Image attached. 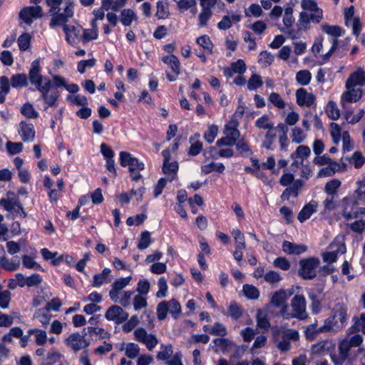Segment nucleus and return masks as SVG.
I'll return each mask as SVG.
<instances>
[{
    "label": "nucleus",
    "mask_w": 365,
    "mask_h": 365,
    "mask_svg": "<svg viewBox=\"0 0 365 365\" xmlns=\"http://www.w3.org/2000/svg\"><path fill=\"white\" fill-rule=\"evenodd\" d=\"M225 134L235 143H236L237 140L240 138V131L235 127L230 126L227 125L225 126Z\"/></svg>",
    "instance_id": "nucleus-60"
},
{
    "label": "nucleus",
    "mask_w": 365,
    "mask_h": 365,
    "mask_svg": "<svg viewBox=\"0 0 365 365\" xmlns=\"http://www.w3.org/2000/svg\"><path fill=\"white\" fill-rule=\"evenodd\" d=\"M322 30L331 37L329 39L331 46L329 51L323 55L324 59H328L338 46L337 38L341 36L342 29L339 26H331L325 24L322 26Z\"/></svg>",
    "instance_id": "nucleus-6"
},
{
    "label": "nucleus",
    "mask_w": 365,
    "mask_h": 365,
    "mask_svg": "<svg viewBox=\"0 0 365 365\" xmlns=\"http://www.w3.org/2000/svg\"><path fill=\"white\" fill-rule=\"evenodd\" d=\"M162 170L163 173L170 175V177H173L174 179L178 170V163L177 161H173L171 163L169 161L167 162V163H163Z\"/></svg>",
    "instance_id": "nucleus-36"
},
{
    "label": "nucleus",
    "mask_w": 365,
    "mask_h": 365,
    "mask_svg": "<svg viewBox=\"0 0 365 365\" xmlns=\"http://www.w3.org/2000/svg\"><path fill=\"white\" fill-rule=\"evenodd\" d=\"M344 202L342 216L346 220L357 219L365 215V208L357 207L358 202L347 197L344 198Z\"/></svg>",
    "instance_id": "nucleus-5"
},
{
    "label": "nucleus",
    "mask_w": 365,
    "mask_h": 365,
    "mask_svg": "<svg viewBox=\"0 0 365 365\" xmlns=\"http://www.w3.org/2000/svg\"><path fill=\"white\" fill-rule=\"evenodd\" d=\"M0 267L6 271H15L19 267V261L14 262L5 257L0 258Z\"/></svg>",
    "instance_id": "nucleus-39"
},
{
    "label": "nucleus",
    "mask_w": 365,
    "mask_h": 365,
    "mask_svg": "<svg viewBox=\"0 0 365 365\" xmlns=\"http://www.w3.org/2000/svg\"><path fill=\"white\" fill-rule=\"evenodd\" d=\"M294 318L305 319L307 317L306 300L303 295H295L291 302Z\"/></svg>",
    "instance_id": "nucleus-11"
},
{
    "label": "nucleus",
    "mask_w": 365,
    "mask_h": 365,
    "mask_svg": "<svg viewBox=\"0 0 365 365\" xmlns=\"http://www.w3.org/2000/svg\"><path fill=\"white\" fill-rule=\"evenodd\" d=\"M168 4L166 1H158L157 3V12L156 16L158 19H164L168 13Z\"/></svg>",
    "instance_id": "nucleus-64"
},
{
    "label": "nucleus",
    "mask_w": 365,
    "mask_h": 365,
    "mask_svg": "<svg viewBox=\"0 0 365 365\" xmlns=\"http://www.w3.org/2000/svg\"><path fill=\"white\" fill-rule=\"evenodd\" d=\"M51 16L49 26L51 28H56L59 26L66 24L68 21L61 13L56 12L55 14H49Z\"/></svg>",
    "instance_id": "nucleus-35"
},
{
    "label": "nucleus",
    "mask_w": 365,
    "mask_h": 365,
    "mask_svg": "<svg viewBox=\"0 0 365 365\" xmlns=\"http://www.w3.org/2000/svg\"><path fill=\"white\" fill-rule=\"evenodd\" d=\"M342 327V324L339 322L338 319L333 314L324 321L323 326L319 327V331L324 332L337 331Z\"/></svg>",
    "instance_id": "nucleus-24"
},
{
    "label": "nucleus",
    "mask_w": 365,
    "mask_h": 365,
    "mask_svg": "<svg viewBox=\"0 0 365 365\" xmlns=\"http://www.w3.org/2000/svg\"><path fill=\"white\" fill-rule=\"evenodd\" d=\"M31 36L28 33L21 34L18 38V44L21 51H26L30 47Z\"/></svg>",
    "instance_id": "nucleus-52"
},
{
    "label": "nucleus",
    "mask_w": 365,
    "mask_h": 365,
    "mask_svg": "<svg viewBox=\"0 0 365 365\" xmlns=\"http://www.w3.org/2000/svg\"><path fill=\"white\" fill-rule=\"evenodd\" d=\"M293 143H301L306 138V135L304 133L302 130L299 127H295L292 130V134L291 135Z\"/></svg>",
    "instance_id": "nucleus-58"
},
{
    "label": "nucleus",
    "mask_w": 365,
    "mask_h": 365,
    "mask_svg": "<svg viewBox=\"0 0 365 365\" xmlns=\"http://www.w3.org/2000/svg\"><path fill=\"white\" fill-rule=\"evenodd\" d=\"M269 101L278 108L282 109L285 107V102L277 93H272L269 96Z\"/></svg>",
    "instance_id": "nucleus-59"
},
{
    "label": "nucleus",
    "mask_w": 365,
    "mask_h": 365,
    "mask_svg": "<svg viewBox=\"0 0 365 365\" xmlns=\"http://www.w3.org/2000/svg\"><path fill=\"white\" fill-rule=\"evenodd\" d=\"M168 309V302L163 301L160 302L157 306V317L159 320H163L165 319Z\"/></svg>",
    "instance_id": "nucleus-57"
},
{
    "label": "nucleus",
    "mask_w": 365,
    "mask_h": 365,
    "mask_svg": "<svg viewBox=\"0 0 365 365\" xmlns=\"http://www.w3.org/2000/svg\"><path fill=\"white\" fill-rule=\"evenodd\" d=\"M133 307L135 311L145 308L148 305L147 299L143 295L137 294L133 300Z\"/></svg>",
    "instance_id": "nucleus-56"
},
{
    "label": "nucleus",
    "mask_w": 365,
    "mask_h": 365,
    "mask_svg": "<svg viewBox=\"0 0 365 365\" xmlns=\"http://www.w3.org/2000/svg\"><path fill=\"white\" fill-rule=\"evenodd\" d=\"M301 6L304 11L299 15L298 22L299 29H308L311 21L316 24L321 21L323 17V12L314 0L302 1Z\"/></svg>",
    "instance_id": "nucleus-1"
},
{
    "label": "nucleus",
    "mask_w": 365,
    "mask_h": 365,
    "mask_svg": "<svg viewBox=\"0 0 365 365\" xmlns=\"http://www.w3.org/2000/svg\"><path fill=\"white\" fill-rule=\"evenodd\" d=\"M86 332L82 331V334L78 332L71 334L66 339L65 342L67 346H70L75 352L89 346L90 342L86 339Z\"/></svg>",
    "instance_id": "nucleus-8"
},
{
    "label": "nucleus",
    "mask_w": 365,
    "mask_h": 365,
    "mask_svg": "<svg viewBox=\"0 0 365 365\" xmlns=\"http://www.w3.org/2000/svg\"><path fill=\"white\" fill-rule=\"evenodd\" d=\"M46 78H44L41 73V66L39 59L34 60L31 65V68L29 71L28 81L35 86L36 90L40 91L44 88V83Z\"/></svg>",
    "instance_id": "nucleus-4"
},
{
    "label": "nucleus",
    "mask_w": 365,
    "mask_h": 365,
    "mask_svg": "<svg viewBox=\"0 0 365 365\" xmlns=\"http://www.w3.org/2000/svg\"><path fill=\"white\" fill-rule=\"evenodd\" d=\"M262 83L261 76L257 74H253L248 81L247 88L250 91L256 90L257 88L262 86Z\"/></svg>",
    "instance_id": "nucleus-53"
},
{
    "label": "nucleus",
    "mask_w": 365,
    "mask_h": 365,
    "mask_svg": "<svg viewBox=\"0 0 365 365\" xmlns=\"http://www.w3.org/2000/svg\"><path fill=\"white\" fill-rule=\"evenodd\" d=\"M349 86L361 87L365 83V71L361 68L352 73L346 82Z\"/></svg>",
    "instance_id": "nucleus-21"
},
{
    "label": "nucleus",
    "mask_w": 365,
    "mask_h": 365,
    "mask_svg": "<svg viewBox=\"0 0 365 365\" xmlns=\"http://www.w3.org/2000/svg\"><path fill=\"white\" fill-rule=\"evenodd\" d=\"M130 276L125 278H118L112 284V288L109 292V297L114 302H117L120 292L127 287L131 280Z\"/></svg>",
    "instance_id": "nucleus-17"
},
{
    "label": "nucleus",
    "mask_w": 365,
    "mask_h": 365,
    "mask_svg": "<svg viewBox=\"0 0 365 365\" xmlns=\"http://www.w3.org/2000/svg\"><path fill=\"white\" fill-rule=\"evenodd\" d=\"M229 314L232 318L237 320L242 316V311L239 304L232 302L229 306Z\"/></svg>",
    "instance_id": "nucleus-62"
},
{
    "label": "nucleus",
    "mask_w": 365,
    "mask_h": 365,
    "mask_svg": "<svg viewBox=\"0 0 365 365\" xmlns=\"http://www.w3.org/2000/svg\"><path fill=\"white\" fill-rule=\"evenodd\" d=\"M173 180V177L168 176V178H160L154 189V196L155 197H158L161 193L164 187H165L167 182H171Z\"/></svg>",
    "instance_id": "nucleus-48"
},
{
    "label": "nucleus",
    "mask_w": 365,
    "mask_h": 365,
    "mask_svg": "<svg viewBox=\"0 0 365 365\" xmlns=\"http://www.w3.org/2000/svg\"><path fill=\"white\" fill-rule=\"evenodd\" d=\"M196 42L205 50L207 51L210 53H212L213 44L212 43L209 36L207 35H204L197 38Z\"/></svg>",
    "instance_id": "nucleus-47"
},
{
    "label": "nucleus",
    "mask_w": 365,
    "mask_h": 365,
    "mask_svg": "<svg viewBox=\"0 0 365 365\" xmlns=\"http://www.w3.org/2000/svg\"><path fill=\"white\" fill-rule=\"evenodd\" d=\"M318 203L316 201H311L309 203L305 205L304 207L299 212L297 219L300 222L307 220L310 216L317 211Z\"/></svg>",
    "instance_id": "nucleus-22"
},
{
    "label": "nucleus",
    "mask_w": 365,
    "mask_h": 365,
    "mask_svg": "<svg viewBox=\"0 0 365 365\" xmlns=\"http://www.w3.org/2000/svg\"><path fill=\"white\" fill-rule=\"evenodd\" d=\"M351 348L347 340L341 341L339 345V355L331 354V359L333 364L334 365H343L344 361L348 359Z\"/></svg>",
    "instance_id": "nucleus-18"
},
{
    "label": "nucleus",
    "mask_w": 365,
    "mask_h": 365,
    "mask_svg": "<svg viewBox=\"0 0 365 365\" xmlns=\"http://www.w3.org/2000/svg\"><path fill=\"white\" fill-rule=\"evenodd\" d=\"M297 103L300 106L310 107L315 101V97L304 88H299L296 91Z\"/></svg>",
    "instance_id": "nucleus-20"
},
{
    "label": "nucleus",
    "mask_w": 365,
    "mask_h": 365,
    "mask_svg": "<svg viewBox=\"0 0 365 365\" xmlns=\"http://www.w3.org/2000/svg\"><path fill=\"white\" fill-rule=\"evenodd\" d=\"M264 279L266 282L275 285L282 280V277L277 272L269 271L264 274Z\"/></svg>",
    "instance_id": "nucleus-46"
},
{
    "label": "nucleus",
    "mask_w": 365,
    "mask_h": 365,
    "mask_svg": "<svg viewBox=\"0 0 365 365\" xmlns=\"http://www.w3.org/2000/svg\"><path fill=\"white\" fill-rule=\"evenodd\" d=\"M61 354L57 351L49 352L43 360V365H53L61 358Z\"/></svg>",
    "instance_id": "nucleus-61"
},
{
    "label": "nucleus",
    "mask_w": 365,
    "mask_h": 365,
    "mask_svg": "<svg viewBox=\"0 0 365 365\" xmlns=\"http://www.w3.org/2000/svg\"><path fill=\"white\" fill-rule=\"evenodd\" d=\"M299 264V275L304 279L311 280L317 277V269L320 264V260L317 257H311L300 259Z\"/></svg>",
    "instance_id": "nucleus-3"
},
{
    "label": "nucleus",
    "mask_w": 365,
    "mask_h": 365,
    "mask_svg": "<svg viewBox=\"0 0 365 365\" xmlns=\"http://www.w3.org/2000/svg\"><path fill=\"white\" fill-rule=\"evenodd\" d=\"M304 185V181L301 180H297L293 182L292 186L286 188L282 195L281 198L283 200H288L291 195H293L294 197H297L299 194V190Z\"/></svg>",
    "instance_id": "nucleus-26"
},
{
    "label": "nucleus",
    "mask_w": 365,
    "mask_h": 365,
    "mask_svg": "<svg viewBox=\"0 0 365 365\" xmlns=\"http://www.w3.org/2000/svg\"><path fill=\"white\" fill-rule=\"evenodd\" d=\"M0 205L3 206L7 211L14 210L15 207L19 208L21 211L23 217H26V212L21 204L19 199L14 192H8L7 198H2L0 200Z\"/></svg>",
    "instance_id": "nucleus-12"
},
{
    "label": "nucleus",
    "mask_w": 365,
    "mask_h": 365,
    "mask_svg": "<svg viewBox=\"0 0 365 365\" xmlns=\"http://www.w3.org/2000/svg\"><path fill=\"white\" fill-rule=\"evenodd\" d=\"M311 153L310 148L307 145H299L296 150L291 154L292 159L299 158L304 160V158L309 156Z\"/></svg>",
    "instance_id": "nucleus-34"
},
{
    "label": "nucleus",
    "mask_w": 365,
    "mask_h": 365,
    "mask_svg": "<svg viewBox=\"0 0 365 365\" xmlns=\"http://www.w3.org/2000/svg\"><path fill=\"white\" fill-rule=\"evenodd\" d=\"M92 29L83 30V34L82 36V41L83 43H86L91 40L96 39L98 38V32L95 20L92 21Z\"/></svg>",
    "instance_id": "nucleus-30"
},
{
    "label": "nucleus",
    "mask_w": 365,
    "mask_h": 365,
    "mask_svg": "<svg viewBox=\"0 0 365 365\" xmlns=\"http://www.w3.org/2000/svg\"><path fill=\"white\" fill-rule=\"evenodd\" d=\"M124 344H122L120 351L124 349ZM140 347L137 344L128 343L125 348V354L130 359H134L139 355Z\"/></svg>",
    "instance_id": "nucleus-31"
},
{
    "label": "nucleus",
    "mask_w": 365,
    "mask_h": 365,
    "mask_svg": "<svg viewBox=\"0 0 365 365\" xmlns=\"http://www.w3.org/2000/svg\"><path fill=\"white\" fill-rule=\"evenodd\" d=\"M334 316L338 319L339 322L344 327L347 316V308L343 304H338L334 309Z\"/></svg>",
    "instance_id": "nucleus-33"
},
{
    "label": "nucleus",
    "mask_w": 365,
    "mask_h": 365,
    "mask_svg": "<svg viewBox=\"0 0 365 365\" xmlns=\"http://www.w3.org/2000/svg\"><path fill=\"white\" fill-rule=\"evenodd\" d=\"M242 291L249 299H257L259 296V292L257 287L250 284H245Z\"/></svg>",
    "instance_id": "nucleus-42"
},
{
    "label": "nucleus",
    "mask_w": 365,
    "mask_h": 365,
    "mask_svg": "<svg viewBox=\"0 0 365 365\" xmlns=\"http://www.w3.org/2000/svg\"><path fill=\"white\" fill-rule=\"evenodd\" d=\"M341 185V182L339 180L334 179L326 183L324 191L328 195L338 197V189Z\"/></svg>",
    "instance_id": "nucleus-32"
},
{
    "label": "nucleus",
    "mask_w": 365,
    "mask_h": 365,
    "mask_svg": "<svg viewBox=\"0 0 365 365\" xmlns=\"http://www.w3.org/2000/svg\"><path fill=\"white\" fill-rule=\"evenodd\" d=\"M333 164V165H329L328 167L320 170L318 173V176L322 178L333 175L339 168V165L337 163H334Z\"/></svg>",
    "instance_id": "nucleus-63"
},
{
    "label": "nucleus",
    "mask_w": 365,
    "mask_h": 365,
    "mask_svg": "<svg viewBox=\"0 0 365 365\" xmlns=\"http://www.w3.org/2000/svg\"><path fill=\"white\" fill-rule=\"evenodd\" d=\"M121 16L122 18L120 21L125 26H130L133 20H135L137 19L134 11L131 9H123L121 11Z\"/></svg>",
    "instance_id": "nucleus-37"
},
{
    "label": "nucleus",
    "mask_w": 365,
    "mask_h": 365,
    "mask_svg": "<svg viewBox=\"0 0 365 365\" xmlns=\"http://www.w3.org/2000/svg\"><path fill=\"white\" fill-rule=\"evenodd\" d=\"M241 16L240 15H226L224 16L222 19L218 23L217 26L221 30H227L232 26V22H239Z\"/></svg>",
    "instance_id": "nucleus-28"
},
{
    "label": "nucleus",
    "mask_w": 365,
    "mask_h": 365,
    "mask_svg": "<svg viewBox=\"0 0 365 365\" xmlns=\"http://www.w3.org/2000/svg\"><path fill=\"white\" fill-rule=\"evenodd\" d=\"M312 78L311 73L307 70H303L297 72L296 76L297 81L302 86L307 85Z\"/></svg>",
    "instance_id": "nucleus-44"
},
{
    "label": "nucleus",
    "mask_w": 365,
    "mask_h": 365,
    "mask_svg": "<svg viewBox=\"0 0 365 365\" xmlns=\"http://www.w3.org/2000/svg\"><path fill=\"white\" fill-rule=\"evenodd\" d=\"M120 163L123 167L128 166L130 172H133V170H143L145 168L143 162L133 157L130 153L125 151L120 153Z\"/></svg>",
    "instance_id": "nucleus-9"
},
{
    "label": "nucleus",
    "mask_w": 365,
    "mask_h": 365,
    "mask_svg": "<svg viewBox=\"0 0 365 365\" xmlns=\"http://www.w3.org/2000/svg\"><path fill=\"white\" fill-rule=\"evenodd\" d=\"M257 326L262 329H268L270 324L267 319L265 312L259 310L257 314Z\"/></svg>",
    "instance_id": "nucleus-49"
},
{
    "label": "nucleus",
    "mask_w": 365,
    "mask_h": 365,
    "mask_svg": "<svg viewBox=\"0 0 365 365\" xmlns=\"http://www.w3.org/2000/svg\"><path fill=\"white\" fill-rule=\"evenodd\" d=\"M294 293V287L289 289H279L276 291L272 296L270 304L274 307L279 308L287 304V299Z\"/></svg>",
    "instance_id": "nucleus-14"
},
{
    "label": "nucleus",
    "mask_w": 365,
    "mask_h": 365,
    "mask_svg": "<svg viewBox=\"0 0 365 365\" xmlns=\"http://www.w3.org/2000/svg\"><path fill=\"white\" fill-rule=\"evenodd\" d=\"M11 84L14 88H23L29 85L28 77L24 73H19L12 76Z\"/></svg>",
    "instance_id": "nucleus-29"
},
{
    "label": "nucleus",
    "mask_w": 365,
    "mask_h": 365,
    "mask_svg": "<svg viewBox=\"0 0 365 365\" xmlns=\"http://www.w3.org/2000/svg\"><path fill=\"white\" fill-rule=\"evenodd\" d=\"M346 91L342 94L341 102L344 108L346 103H353L358 101L362 96L361 89L359 87L349 86L346 83Z\"/></svg>",
    "instance_id": "nucleus-15"
},
{
    "label": "nucleus",
    "mask_w": 365,
    "mask_h": 365,
    "mask_svg": "<svg viewBox=\"0 0 365 365\" xmlns=\"http://www.w3.org/2000/svg\"><path fill=\"white\" fill-rule=\"evenodd\" d=\"M273 339L277 349L286 352L291 349V341H297L299 339V334L295 329L282 327L273 331Z\"/></svg>",
    "instance_id": "nucleus-2"
},
{
    "label": "nucleus",
    "mask_w": 365,
    "mask_h": 365,
    "mask_svg": "<svg viewBox=\"0 0 365 365\" xmlns=\"http://www.w3.org/2000/svg\"><path fill=\"white\" fill-rule=\"evenodd\" d=\"M282 250L288 255H300L307 250V247L303 245H297L289 241H284Z\"/></svg>",
    "instance_id": "nucleus-25"
},
{
    "label": "nucleus",
    "mask_w": 365,
    "mask_h": 365,
    "mask_svg": "<svg viewBox=\"0 0 365 365\" xmlns=\"http://www.w3.org/2000/svg\"><path fill=\"white\" fill-rule=\"evenodd\" d=\"M354 324L351 327L354 331H361L365 334V314H361L359 317L353 318Z\"/></svg>",
    "instance_id": "nucleus-40"
},
{
    "label": "nucleus",
    "mask_w": 365,
    "mask_h": 365,
    "mask_svg": "<svg viewBox=\"0 0 365 365\" xmlns=\"http://www.w3.org/2000/svg\"><path fill=\"white\" fill-rule=\"evenodd\" d=\"M44 88L41 89L39 92L41 93V98L44 102L48 104V106H56V101L59 97V94L57 92H51L48 94V92L51 88L52 83L50 79H45Z\"/></svg>",
    "instance_id": "nucleus-19"
},
{
    "label": "nucleus",
    "mask_w": 365,
    "mask_h": 365,
    "mask_svg": "<svg viewBox=\"0 0 365 365\" xmlns=\"http://www.w3.org/2000/svg\"><path fill=\"white\" fill-rule=\"evenodd\" d=\"M63 31L66 34V41L71 45H73L76 43V39L80 37V29L74 26L64 24Z\"/></svg>",
    "instance_id": "nucleus-27"
},
{
    "label": "nucleus",
    "mask_w": 365,
    "mask_h": 365,
    "mask_svg": "<svg viewBox=\"0 0 365 365\" xmlns=\"http://www.w3.org/2000/svg\"><path fill=\"white\" fill-rule=\"evenodd\" d=\"M133 334L135 339L143 344L149 351H152L158 344L157 336L155 334H148L144 328H137Z\"/></svg>",
    "instance_id": "nucleus-7"
},
{
    "label": "nucleus",
    "mask_w": 365,
    "mask_h": 365,
    "mask_svg": "<svg viewBox=\"0 0 365 365\" xmlns=\"http://www.w3.org/2000/svg\"><path fill=\"white\" fill-rule=\"evenodd\" d=\"M335 349V344L331 340H325L312 345L311 352L314 355L324 356L332 352Z\"/></svg>",
    "instance_id": "nucleus-16"
},
{
    "label": "nucleus",
    "mask_w": 365,
    "mask_h": 365,
    "mask_svg": "<svg viewBox=\"0 0 365 365\" xmlns=\"http://www.w3.org/2000/svg\"><path fill=\"white\" fill-rule=\"evenodd\" d=\"M167 302L168 304L169 312L171 314L174 319H177L181 313V306L180 303L175 299H173Z\"/></svg>",
    "instance_id": "nucleus-43"
},
{
    "label": "nucleus",
    "mask_w": 365,
    "mask_h": 365,
    "mask_svg": "<svg viewBox=\"0 0 365 365\" xmlns=\"http://www.w3.org/2000/svg\"><path fill=\"white\" fill-rule=\"evenodd\" d=\"M106 318L119 324L127 320L128 314L118 305L111 306L106 312Z\"/></svg>",
    "instance_id": "nucleus-13"
},
{
    "label": "nucleus",
    "mask_w": 365,
    "mask_h": 365,
    "mask_svg": "<svg viewBox=\"0 0 365 365\" xmlns=\"http://www.w3.org/2000/svg\"><path fill=\"white\" fill-rule=\"evenodd\" d=\"M19 125L22 140L24 142L33 141L35 137V130L33 124L22 121Z\"/></svg>",
    "instance_id": "nucleus-23"
},
{
    "label": "nucleus",
    "mask_w": 365,
    "mask_h": 365,
    "mask_svg": "<svg viewBox=\"0 0 365 365\" xmlns=\"http://www.w3.org/2000/svg\"><path fill=\"white\" fill-rule=\"evenodd\" d=\"M255 126L259 129L272 130L274 128V124L270 121L267 115H264L255 122Z\"/></svg>",
    "instance_id": "nucleus-38"
},
{
    "label": "nucleus",
    "mask_w": 365,
    "mask_h": 365,
    "mask_svg": "<svg viewBox=\"0 0 365 365\" xmlns=\"http://www.w3.org/2000/svg\"><path fill=\"white\" fill-rule=\"evenodd\" d=\"M327 113L328 116L333 119L337 120L340 116V111L336 104L333 101H329L327 106Z\"/></svg>",
    "instance_id": "nucleus-45"
},
{
    "label": "nucleus",
    "mask_w": 365,
    "mask_h": 365,
    "mask_svg": "<svg viewBox=\"0 0 365 365\" xmlns=\"http://www.w3.org/2000/svg\"><path fill=\"white\" fill-rule=\"evenodd\" d=\"M151 243L150 233L148 231H144L140 235V242L138 245L139 250H145L148 248Z\"/></svg>",
    "instance_id": "nucleus-51"
},
{
    "label": "nucleus",
    "mask_w": 365,
    "mask_h": 365,
    "mask_svg": "<svg viewBox=\"0 0 365 365\" xmlns=\"http://www.w3.org/2000/svg\"><path fill=\"white\" fill-rule=\"evenodd\" d=\"M83 332H86L87 334H96L99 335L101 339H107L110 337V334L105 331L103 328H96L93 327H88L87 328L83 329Z\"/></svg>",
    "instance_id": "nucleus-50"
},
{
    "label": "nucleus",
    "mask_w": 365,
    "mask_h": 365,
    "mask_svg": "<svg viewBox=\"0 0 365 365\" xmlns=\"http://www.w3.org/2000/svg\"><path fill=\"white\" fill-rule=\"evenodd\" d=\"M21 113L28 118H37L38 116V112L34 109L31 103H25L21 108Z\"/></svg>",
    "instance_id": "nucleus-41"
},
{
    "label": "nucleus",
    "mask_w": 365,
    "mask_h": 365,
    "mask_svg": "<svg viewBox=\"0 0 365 365\" xmlns=\"http://www.w3.org/2000/svg\"><path fill=\"white\" fill-rule=\"evenodd\" d=\"M19 18L27 25H31L34 19L42 16V8L40 6L23 8L19 14Z\"/></svg>",
    "instance_id": "nucleus-10"
},
{
    "label": "nucleus",
    "mask_w": 365,
    "mask_h": 365,
    "mask_svg": "<svg viewBox=\"0 0 365 365\" xmlns=\"http://www.w3.org/2000/svg\"><path fill=\"white\" fill-rule=\"evenodd\" d=\"M344 250H345V247H342L339 248L338 250L323 253L322 258H323L324 262H329V263H332V262H335L338 257L339 252L341 251L342 253H344Z\"/></svg>",
    "instance_id": "nucleus-54"
},
{
    "label": "nucleus",
    "mask_w": 365,
    "mask_h": 365,
    "mask_svg": "<svg viewBox=\"0 0 365 365\" xmlns=\"http://www.w3.org/2000/svg\"><path fill=\"white\" fill-rule=\"evenodd\" d=\"M134 294L133 291H124L121 293L120 297L118 296V302L123 307H128L130 306V299Z\"/></svg>",
    "instance_id": "nucleus-55"
}]
</instances>
